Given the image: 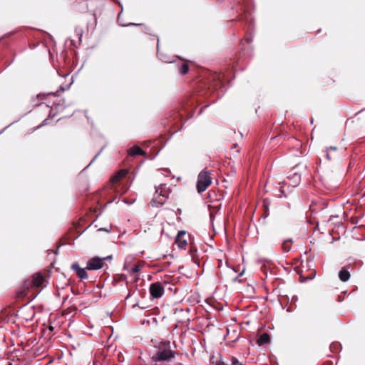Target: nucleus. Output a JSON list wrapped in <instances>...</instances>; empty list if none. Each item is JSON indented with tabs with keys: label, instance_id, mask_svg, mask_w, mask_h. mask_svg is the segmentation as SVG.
<instances>
[{
	"label": "nucleus",
	"instance_id": "4468645a",
	"mask_svg": "<svg viewBox=\"0 0 365 365\" xmlns=\"http://www.w3.org/2000/svg\"><path fill=\"white\" fill-rule=\"evenodd\" d=\"M211 365H230V364L225 362L220 355L219 359L211 361Z\"/></svg>",
	"mask_w": 365,
	"mask_h": 365
},
{
	"label": "nucleus",
	"instance_id": "f3484780",
	"mask_svg": "<svg viewBox=\"0 0 365 365\" xmlns=\"http://www.w3.org/2000/svg\"><path fill=\"white\" fill-rule=\"evenodd\" d=\"M292 246V242L291 241H286L284 242L282 244V249L284 252H289L291 249Z\"/></svg>",
	"mask_w": 365,
	"mask_h": 365
},
{
	"label": "nucleus",
	"instance_id": "9d476101",
	"mask_svg": "<svg viewBox=\"0 0 365 365\" xmlns=\"http://www.w3.org/2000/svg\"><path fill=\"white\" fill-rule=\"evenodd\" d=\"M350 273L346 267H342L339 272V277L341 281L346 282L350 278Z\"/></svg>",
	"mask_w": 365,
	"mask_h": 365
},
{
	"label": "nucleus",
	"instance_id": "39448f33",
	"mask_svg": "<svg viewBox=\"0 0 365 365\" xmlns=\"http://www.w3.org/2000/svg\"><path fill=\"white\" fill-rule=\"evenodd\" d=\"M150 294L153 298H160L164 294V287L160 282H154L150 285Z\"/></svg>",
	"mask_w": 365,
	"mask_h": 365
},
{
	"label": "nucleus",
	"instance_id": "6e6552de",
	"mask_svg": "<svg viewBox=\"0 0 365 365\" xmlns=\"http://www.w3.org/2000/svg\"><path fill=\"white\" fill-rule=\"evenodd\" d=\"M128 172L126 170H120L118 171L115 175H113L110 178V182L113 186H115L118 184L123 178H125L127 175Z\"/></svg>",
	"mask_w": 365,
	"mask_h": 365
},
{
	"label": "nucleus",
	"instance_id": "1a4fd4ad",
	"mask_svg": "<svg viewBox=\"0 0 365 365\" xmlns=\"http://www.w3.org/2000/svg\"><path fill=\"white\" fill-rule=\"evenodd\" d=\"M128 155L130 156L145 155L146 153L144 150H143L139 146L134 145L128 150Z\"/></svg>",
	"mask_w": 365,
	"mask_h": 365
},
{
	"label": "nucleus",
	"instance_id": "393cba45",
	"mask_svg": "<svg viewBox=\"0 0 365 365\" xmlns=\"http://www.w3.org/2000/svg\"><path fill=\"white\" fill-rule=\"evenodd\" d=\"M8 365H13L11 363H9Z\"/></svg>",
	"mask_w": 365,
	"mask_h": 365
},
{
	"label": "nucleus",
	"instance_id": "2eb2a0df",
	"mask_svg": "<svg viewBox=\"0 0 365 365\" xmlns=\"http://www.w3.org/2000/svg\"><path fill=\"white\" fill-rule=\"evenodd\" d=\"M230 365H246L243 364L242 361H239L238 359L235 356H231L230 357Z\"/></svg>",
	"mask_w": 365,
	"mask_h": 365
},
{
	"label": "nucleus",
	"instance_id": "f8f14e48",
	"mask_svg": "<svg viewBox=\"0 0 365 365\" xmlns=\"http://www.w3.org/2000/svg\"><path fill=\"white\" fill-rule=\"evenodd\" d=\"M189 65L187 62H182L179 66H178V71L182 75H185L189 71Z\"/></svg>",
	"mask_w": 365,
	"mask_h": 365
},
{
	"label": "nucleus",
	"instance_id": "6ab92c4d",
	"mask_svg": "<svg viewBox=\"0 0 365 365\" xmlns=\"http://www.w3.org/2000/svg\"><path fill=\"white\" fill-rule=\"evenodd\" d=\"M323 365H334L332 361L328 360L323 363Z\"/></svg>",
	"mask_w": 365,
	"mask_h": 365
},
{
	"label": "nucleus",
	"instance_id": "ddd939ff",
	"mask_svg": "<svg viewBox=\"0 0 365 365\" xmlns=\"http://www.w3.org/2000/svg\"><path fill=\"white\" fill-rule=\"evenodd\" d=\"M168 198V194L163 193V191H160V193L156 197V201L160 204L163 205L166 201V199Z\"/></svg>",
	"mask_w": 365,
	"mask_h": 365
},
{
	"label": "nucleus",
	"instance_id": "f03ea898",
	"mask_svg": "<svg viewBox=\"0 0 365 365\" xmlns=\"http://www.w3.org/2000/svg\"><path fill=\"white\" fill-rule=\"evenodd\" d=\"M156 351L151 357L154 362L169 361L175 357L176 352L171 349L170 341H161L155 346Z\"/></svg>",
	"mask_w": 365,
	"mask_h": 365
},
{
	"label": "nucleus",
	"instance_id": "4be33fe9",
	"mask_svg": "<svg viewBox=\"0 0 365 365\" xmlns=\"http://www.w3.org/2000/svg\"><path fill=\"white\" fill-rule=\"evenodd\" d=\"M330 149L335 150H336V148L331 147V148H330Z\"/></svg>",
	"mask_w": 365,
	"mask_h": 365
},
{
	"label": "nucleus",
	"instance_id": "7ed1b4c3",
	"mask_svg": "<svg viewBox=\"0 0 365 365\" xmlns=\"http://www.w3.org/2000/svg\"><path fill=\"white\" fill-rule=\"evenodd\" d=\"M212 178L207 171H202L198 175L197 190L199 193L204 192L211 184Z\"/></svg>",
	"mask_w": 365,
	"mask_h": 365
},
{
	"label": "nucleus",
	"instance_id": "b1692460",
	"mask_svg": "<svg viewBox=\"0 0 365 365\" xmlns=\"http://www.w3.org/2000/svg\"><path fill=\"white\" fill-rule=\"evenodd\" d=\"M297 178H299V175H294Z\"/></svg>",
	"mask_w": 365,
	"mask_h": 365
},
{
	"label": "nucleus",
	"instance_id": "0eeeda50",
	"mask_svg": "<svg viewBox=\"0 0 365 365\" xmlns=\"http://www.w3.org/2000/svg\"><path fill=\"white\" fill-rule=\"evenodd\" d=\"M185 231H179L175 238V242L180 249H185L187 245V240L182 239V237L185 235Z\"/></svg>",
	"mask_w": 365,
	"mask_h": 365
},
{
	"label": "nucleus",
	"instance_id": "f257e3e1",
	"mask_svg": "<svg viewBox=\"0 0 365 365\" xmlns=\"http://www.w3.org/2000/svg\"><path fill=\"white\" fill-rule=\"evenodd\" d=\"M46 278L41 273H35L30 278L25 279L16 289L15 297L17 300L34 299L43 288Z\"/></svg>",
	"mask_w": 365,
	"mask_h": 365
},
{
	"label": "nucleus",
	"instance_id": "423d86ee",
	"mask_svg": "<svg viewBox=\"0 0 365 365\" xmlns=\"http://www.w3.org/2000/svg\"><path fill=\"white\" fill-rule=\"evenodd\" d=\"M71 267L72 270L76 272L77 276L81 279H88V276L86 272L87 269L80 267V266L78 263L72 264Z\"/></svg>",
	"mask_w": 365,
	"mask_h": 365
},
{
	"label": "nucleus",
	"instance_id": "dca6fc26",
	"mask_svg": "<svg viewBox=\"0 0 365 365\" xmlns=\"http://www.w3.org/2000/svg\"><path fill=\"white\" fill-rule=\"evenodd\" d=\"M38 107L41 110H44L48 115V116L51 115L52 108L50 106H48V105L42 103V104H40L38 106Z\"/></svg>",
	"mask_w": 365,
	"mask_h": 365
},
{
	"label": "nucleus",
	"instance_id": "20e7f679",
	"mask_svg": "<svg viewBox=\"0 0 365 365\" xmlns=\"http://www.w3.org/2000/svg\"><path fill=\"white\" fill-rule=\"evenodd\" d=\"M112 256H108L106 257H95L90 259L86 264V269L88 270H97L103 268L106 264L104 261L108 259H111Z\"/></svg>",
	"mask_w": 365,
	"mask_h": 365
},
{
	"label": "nucleus",
	"instance_id": "9b49d317",
	"mask_svg": "<svg viewBox=\"0 0 365 365\" xmlns=\"http://www.w3.org/2000/svg\"><path fill=\"white\" fill-rule=\"evenodd\" d=\"M270 341V336L267 333H263L258 338L257 343L259 346L264 345L265 344L269 343Z\"/></svg>",
	"mask_w": 365,
	"mask_h": 365
},
{
	"label": "nucleus",
	"instance_id": "a211bd4d",
	"mask_svg": "<svg viewBox=\"0 0 365 365\" xmlns=\"http://www.w3.org/2000/svg\"><path fill=\"white\" fill-rule=\"evenodd\" d=\"M141 265L140 264H135L131 268V273L135 274L138 272L141 269Z\"/></svg>",
	"mask_w": 365,
	"mask_h": 365
},
{
	"label": "nucleus",
	"instance_id": "5701e85b",
	"mask_svg": "<svg viewBox=\"0 0 365 365\" xmlns=\"http://www.w3.org/2000/svg\"><path fill=\"white\" fill-rule=\"evenodd\" d=\"M327 157L328 159H330L329 155L328 153L327 154Z\"/></svg>",
	"mask_w": 365,
	"mask_h": 365
},
{
	"label": "nucleus",
	"instance_id": "412c9836",
	"mask_svg": "<svg viewBox=\"0 0 365 365\" xmlns=\"http://www.w3.org/2000/svg\"><path fill=\"white\" fill-rule=\"evenodd\" d=\"M175 114H176V115H178V117H179L180 118H182V114H178V113H176Z\"/></svg>",
	"mask_w": 365,
	"mask_h": 365
},
{
	"label": "nucleus",
	"instance_id": "aec40b11",
	"mask_svg": "<svg viewBox=\"0 0 365 365\" xmlns=\"http://www.w3.org/2000/svg\"><path fill=\"white\" fill-rule=\"evenodd\" d=\"M48 118H46L43 123L39 125V126H42V125H47L48 123Z\"/></svg>",
	"mask_w": 365,
	"mask_h": 365
}]
</instances>
